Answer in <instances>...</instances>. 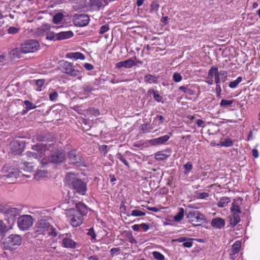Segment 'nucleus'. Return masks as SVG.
I'll return each instance as SVG.
<instances>
[{
  "instance_id": "nucleus-34",
  "label": "nucleus",
  "mask_w": 260,
  "mask_h": 260,
  "mask_svg": "<svg viewBox=\"0 0 260 260\" xmlns=\"http://www.w3.org/2000/svg\"><path fill=\"white\" fill-rule=\"evenodd\" d=\"M231 210L234 214H239L241 213L239 206L235 202L233 203Z\"/></svg>"
},
{
  "instance_id": "nucleus-13",
  "label": "nucleus",
  "mask_w": 260,
  "mask_h": 260,
  "mask_svg": "<svg viewBox=\"0 0 260 260\" xmlns=\"http://www.w3.org/2000/svg\"><path fill=\"white\" fill-rule=\"evenodd\" d=\"M74 23L76 26H86L90 20L88 15L84 14H76L73 16Z\"/></svg>"
},
{
  "instance_id": "nucleus-30",
  "label": "nucleus",
  "mask_w": 260,
  "mask_h": 260,
  "mask_svg": "<svg viewBox=\"0 0 260 260\" xmlns=\"http://www.w3.org/2000/svg\"><path fill=\"white\" fill-rule=\"evenodd\" d=\"M218 68L216 67H212L209 71L207 79H213L215 74L218 73Z\"/></svg>"
},
{
  "instance_id": "nucleus-1",
  "label": "nucleus",
  "mask_w": 260,
  "mask_h": 260,
  "mask_svg": "<svg viewBox=\"0 0 260 260\" xmlns=\"http://www.w3.org/2000/svg\"><path fill=\"white\" fill-rule=\"evenodd\" d=\"M76 208H72L68 211L67 215L70 218V223L74 227L80 225L83 222V217L88 213L87 206L81 202L76 204Z\"/></svg>"
},
{
  "instance_id": "nucleus-48",
  "label": "nucleus",
  "mask_w": 260,
  "mask_h": 260,
  "mask_svg": "<svg viewBox=\"0 0 260 260\" xmlns=\"http://www.w3.org/2000/svg\"><path fill=\"white\" fill-rule=\"evenodd\" d=\"M233 144L232 141L229 139H225L222 142V145L225 147L231 146Z\"/></svg>"
},
{
  "instance_id": "nucleus-8",
  "label": "nucleus",
  "mask_w": 260,
  "mask_h": 260,
  "mask_svg": "<svg viewBox=\"0 0 260 260\" xmlns=\"http://www.w3.org/2000/svg\"><path fill=\"white\" fill-rule=\"evenodd\" d=\"M3 175L2 178H6L9 179L10 183H14L15 180L19 174V171L16 168L10 166H5L3 168Z\"/></svg>"
},
{
  "instance_id": "nucleus-62",
  "label": "nucleus",
  "mask_w": 260,
  "mask_h": 260,
  "mask_svg": "<svg viewBox=\"0 0 260 260\" xmlns=\"http://www.w3.org/2000/svg\"><path fill=\"white\" fill-rule=\"evenodd\" d=\"M215 81L216 85H219L220 83V77L219 73H217L215 74Z\"/></svg>"
},
{
  "instance_id": "nucleus-12",
  "label": "nucleus",
  "mask_w": 260,
  "mask_h": 260,
  "mask_svg": "<svg viewBox=\"0 0 260 260\" xmlns=\"http://www.w3.org/2000/svg\"><path fill=\"white\" fill-rule=\"evenodd\" d=\"M59 238H62L61 246L67 248L74 249L76 247V242L72 239L71 234L67 233L59 235Z\"/></svg>"
},
{
  "instance_id": "nucleus-18",
  "label": "nucleus",
  "mask_w": 260,
  "mask_h": 260,
  "mask_svg": "<svg viewBox=\"0 0 260 260\" xmlns=\"http://www.w3.org/2000/svg\"><path fill=\"white\" fill-rule=\"evenodd\" d=\"M136 65V63L132 59H128L123 61H120L116 63V67L121 68L124 67L125 68H131L133 66Z\"/></svg>"
},
{
  "instance_id": "nucleus-43",
  "label": "nucleus",
  "mask_w": 260,
  "mask_h": 260,
  "mask_svg": "<svg viewBox=\"0 0 260 260\" xmlns=\"http://www.w3.org/2000/svg\"><path fill=\"white\" fill-rule=\"evenodd\" d=\"M153 257L157 260H164L165 256L158 251H154L152 253Z\"/></svg>"
},
{
  "instance_id": "nucleus-11",
  "label": "nucleus",
  "mask_w": 260,
  "mask_h": 260,
  "mask_svg": "<svg viewBox=\"0 0 260 260\" xmlns=\"http://www.w3.org/2000/svg\"><path fill=\"white\" fill-rule=\"evenodd\" d=\"M66 159V154L63 150H59L52 153L48 156V161L54 164H59Z\"/></svg>"
},
{
  "instance_id": "nucleus-49",
  "label": "nucleus",
  "mask_w": 260,
  "mask_h": 260,
  "mask_svg": "<svg viewBox=\"0 0 260 260\" xmlns=\"http://www.w3.org/2000/svg\"><path fill=\"white\" fill-rule=\"evenodd\" d=\"M45 83L44 79H38L36 81V84L39 88H41ZM39 91H41V89H38Z\"/></svg>"
},
{
  "instance_id": "nucleus-46",
  "label": "nucleus",
  "mask_w": 260,
  "mask_h": 260,
  "mask_svg": "<svg viewBox=\"0 0 260 260\" xmlns=\"http://www.w3.org/2000/svg\"><path fill=\"white\" fill-rule=\"evenodd\" d=\"M173 80L176 82H179L181 81L182 77L180 73L175 72L173 76Z\"/></svg>"
},
{
  "instance_id": "nucleus-31",
  "label": "nucleus",
  "mask_w": 260,
  "mask_h": 260,
  "mask_svg": "<svg viewBox=\"0 0 260 260\" xmlns=\"http://www.w3.org/2000/svg\"><path fill=\"white\" fill-rule=\"evenodd\" d=\"M230 199L228 197H223L220 199L217 205L219 207H225L230 202Z\"/></svg>"
},
{
  "instance_id": "nucleus-50",
  "label": "nucleus",
  "mask_w": 260,
  "mask_h": 260,
  "mask_svg": "<svg viewBox=\"0 0 260 260\" xmlns=\"http://www.w3.org/2000/svg\"><path fill=\"white\" fill-rule=\"evenodd\" d=\"M57 96L58 93L56 91H53L49 93V99L51 101L56 100Z\"/></svg>"
},
{
  "instance_id": "nucleus-37",
  "label": "nucleus",
  "mask_w": 260,
  "mask_h": 260,
  "mask_svg": "<svg viewBox=\"0 0 260 260\" xmlns=\"http://www.w3.org/2000/svg\"><path fill=\"white\" fill-rule=\"evenodd\" d=\"M63 19V15L61 13H57L55 14L53 19V22L55 24H58Z\"/></svg>"
},
{
  "instance_id": "nucleus-36",
  "label": "nucleus",
  "mask_w": 260,
  "mask_h": 260,
  "mask_svg": "<svg viewBox=\"0 0 260 260\" xmlns=\"http://www.w3.org/2000/svg\"><path fill=\"white\" fill-rule=\"evenodd\" d=\"M234 102V100H222L220 103V106L222 108H227L230 107Z\"/></svg>"
},
{
  "instance_id": "nucleus-23",
  "label": "nucleus",
  "mask_w": 260,
  "mask_h": 260,
  "mask_svg": "<svg viewBox=\"0 0 260 260\" xmlns=\"http://www.w3.org/2000/svg\"><path fill=\"white\" fill-rule=\"evenodd\" d=\"M66 57L69 58H74L75 59H80L83 60L85 59V56L80 52L68 53L66 55Z\"/></svg>"
},
{
  "instance_id": "nucleus-2",
  "label": "nucleus",
  "mask_w": 260,
  "mask_h": 260,
  "mask_svg": "<svg viewBox=\"0 0 260 260\" xmlns=\"http://www.w3.org/2000/svg\"><path fill=\"white\" fill-rule=\"evenodd\" d=\"M66 183L76 192L85 195L87 190V183L81 179L78 178L76 174L73 173H68L65 177Z\"/></svg>"
},
{
  "instance_id": "nucleus-24",
  "label": "nucleus",
  "mask_w": 260,
  "mask_h": 260,
  "mask_svg": "<svg viewBox=\"0 0 260 260\" xmlns=\"http://www.w3.org/2000/svg\"><path fill=\"white\" fill-rule=\"evenodd\" d=\"M230 225L232 228L235 227L240 221L239 214H233L229 216Z\"/></svg>"
},
{
  "instance_id": "nucleus-16",
  "label": "nucleus",
  "mask_w": 260,
  "mask_h": 260,
  "mask_svg": "<svg viewBox=\"0 0 260 260\" xmlns=\"http://www.w3.org/2000/svg\"><path fill=\"white\" fill-rule=\"evenodd\" d=\"M24 144L23 142L15 141L11 144V150L14 154H19L23 150Z\"/></svg>"
},
{
  "instance_id": "nucleus-58",
  "label": "nucleus",
  "mask_w": 260,
  "mask_h": 260,
  "mask_svg": "<svg viewBox=\"0 0 260 260\" xmlns=\"http://www.w3.org/2000/svg\"><path fill=\"white\" fill-rule=\"evenodd\" d=\"M84 67L88 71H90V70H92L94 68L92 64L88 63H85L84 64Z\"/></svg>"
},
{
  "instance_id": "nucleus-45",
  "label": "nucleus",
  "mask_w": 260,
  "mask_h": 260,
  "mask_svg": "<svg viewBox=\"0 0 260 260\" xmlns=\"http://www.w3.org/2000/svg\"><path fill=\"white\" fill-rule=\"evenodd\" d=\"M19 29H20L19 28H17L15 27H13V26H10L8 29V32L9 34H13V35L16 34L19 32Z\"/></svg>"
},
{
  "instance_id": "nucleus-59",
  "label": "nucleus",
  "mask_w": 260,
  "mask_h": 260,
  "mask_svg": "<svg viewBox=\"0 0 260 260\" xmlns=\"http://www.w3.org/2000/svg\"><path fill=\"white\" fill-rule=\"evenodd\" d=\"M140 227L144 230V231H147L149 229V226L148 224L143 223L140 224Z\"/></svg>"
},
{
  "instance_id": "nucleus-39",
  "label": "nucleus",
  "mask_w": 260,
  "mask_h": 260,
  "mask_svg": "<svg viewBox=\"0 0 260 260\" xmlns=\"http://www.w3.org/2000/svg\"><path fill=\"white\" fill-rule=\"evenodd\" d=\"M116 157L119 159L122 162H123L126 166L129 167V163L125 159V158L123 157L121 153H118L116 154Z\"/></svg>"
},
{
  "instance_id": "nucleus-47",
  "label": "nucleus",
  "mask_w": 260,
  "mask_h": 260,
  "mask_svg": "<svg viewBox=\"0 0 260 260\" xmlns=\"http://www.w3.org/2000/svg\"><path fill=\"white\" fill-rule=\"evenodd\" d=\"M109 29V26L108 24H105L102 25L100 27L99 33L100 34H104L106 32H107Z\"/></svg>"
},
{
  "instance_id": "nucleus-3",
  "label": "nucleus",
  "mask_w": 260,
  "mask_h": 260,
  "mask_svg": "<svg viewBox=\"0 0 260 260\" xmlns=\"http://www.w3.org/2000/svg\"><path fill=\"white\" fill-rule=\"evenodd\" d=\"M40 146L38 145H35L32 147V149L38 151V152H27L26 154V159L23 160V162L21 164L20 168L27 172H32L34 170L35 167L32 165L34 162H30L29 161L34 159L36 161H38L39 158L42 157L41 154L39 152Z\"/></svg>"
},
{
  "instance_id": "nucleus-55",
  "label": "nucleus",
  "mask_w": 260,
  "mask_h": 260,
  "mask_svg": "<svg viewBox=\"0 0 260 260\" xmlns=\"http://www.w3.org/2000/svg\"><path fill=\"white\" fill-rule=\"evenodd\" d=\"M82 88L85 92H90L93 90L92 87L89 85H85Z\"/></svg>"
},
{
  "instance_id": "nucleus-41",
  "label": "nucleus",
  "mask_w": 260,
  "mask_h": 260,
  "mask_svg": "<svg viewBox=\"0 0 260 260\" xmlns=\"http://www.w3.org/2000/svg\"><path fill=\"white\" fill-rule=\"evenodd\" d=\"M20 210L15 208H12L8 210V213L11 216H15L19 214Z\"/></svg>"
},
{
  "instance_id": "nucleus-19",
  "label": "nucleus",
  "mask_w": 260,
  "mask_h": 260,
  "mask_svg": "<svg viewBox=\"0 0 260 260\" xmlns=\"http://www.w3.org/2000/svg\"><path fill=\"white\" fill-rule=\"evenodd\" d=\"M241 246V243L239 241H236L232 246L230 254L232 258H235L239 252Z\"/></svg>"
},
{
  "instance_id": "nucleus-64",
  "label": "nucleus",
  "mask_w": 260,
  "mask_h": 260,
  "mask_svg": "<svg viewBox=\"0 0 260 260\" xmlns=\"http://www.w3.org/2000/svg\"><path fill=\"white\" fill-rule=\"evenodd\" d=\"M252 155L254 158H257L258 156V150L256 149H253L252 151Z\"/></svg>"
},
{
  "instance_id": "nucleus-4",
  "label": "nucleus",
  "mask_w": 260,
  "mask_h": 260,
  "mask_svg": "<svg viewBox=\"0 0 260 260\" xmlns=\"http://www.w3.org/2000/svg\"><path fill=\"white\" fill-rule=\"evenodd\" d=\"M36 232L39 234L48 235L53 237L57 236L58 231L53 228L46 219H41L37 222L35 225Z\"/></svg>"
},
{
  "instance_id": "nucleus-56",
  "label": "nucleus",
  "mask_w": 260,
  "mask_h": 260,
  "mask_svg": "<svg viewBox=\"0 0 260 260\" xmlns=\"http://www.w3.org/2000/svg\"><path fill=\"white\" fill-rule=\"evenodd\" d=\"M148 126H149L148 124H142L140 126L141 130H142L144 132H149V128H148Z\"/></svg>"
},
{
  "instance_id": "nucleus-9",
  "label": "nucleus",
  "mask_w": 260,
  "mask_h": 260,
  "mask_svg": "<svg viewBox=\"0 0 260 260\" xmlns=\"http://www.w3.org/2000/svg\"><path fill=\"white\" fill-rule=\"evenodd\" d=\"M186 218L193 225L198 226L201 224L206 218L205 216L198 211H189L186 213Z\"/></svg>"
},
{
  "instance_id": "nucleus-40",
  "label": "nucleus",
  "mask_w": 260,
  "mask_h": 260,
  "mask_svg": "<svg viewBox=\"0 0 260 260\" xmlns=\"http://www.w3.org/2000/svg\"><path fill=\"white\" fill-rule=\"evenodd\" d=\"M145 215V213L139 210L135 209L132 211L131 215L133 216H142Z\"/></svg>"
},
{
  "instance_id": "nucleus-7",
  "label": "nucleus",
  "mask_w": 260,
  "mask_h": 260,
  "mask_svg": "<svg viewBox=\"0 0 260 260\" xmlns=\"http://www.w3.org/2000/svg\"><path fill=\"white\" fill-rule=\"evenodd\" d=\"M39 42L33 39L26 40L21 45V51L23 54L34 52L39 49Z\"/></svg>"
},
{
  "instance_id": "nucleus-14",
  "label": "nucleus",
  "mask_w": 260,
  "mask_h": 260,
  "mask_svg": "<svg viewBox=\"0 0 260 260\" xmlns=\"http://www.w3.org/2000/svg\"><path fill=\"white\" fill-rule=\"evenodd\" d=\"M108 4L106 0H89L88 6L90 10L97 12L104 9Z\"/></svg>"
},
{
  "instance_id": "nucleus-5",
  "label": "nucleus",
  "mask_w": 260,
  "mask_h": 260,
  "mask_svg": "<svg viewBox=\"0 0 260 260\" xmlns=\"http://www.w3.org/2000/svg\"><path fill=\"white\" fill-rule=\"evenodd\" d=\"M21 241L22 239L20 235L11 234L5 239L3 244L5 249L13 250L21 244Z\"/></svg>"
},
{
  "instance_id": "nucleus-22",
  "label": "nucleus",
  "mask_w": 260,
  "mask_h": 260,
  "mask_svg": "<svg viewBox=\"0 0 260 260\" xmlns=\"http://www.w3.org/2000/svg\"><path fill=\"white\" fill-rule=\"evenodd\" d=\"M50 26L48 24H43L38 27L35 31V35L37 36H43L46 32L50 30Z\"/></svg>"
},
{
  "instance_id": "nucleus-6",
  "label": "nucleus",
  "mask_w": 260,
  "mask_h": 260,
  "mask_svg": "<svg viewBox=\"0 0 260 260\" xmlns=\"http://www.w3.org/2000/svg\"><path fill=\"white\" fill-rule=\"evenodd\" d=\"M62 72L72 77H78L79 80L82 79L80 72L76 69V67L73 63L67 61H64L61 64Z\"/></svg>"
},
{
  "instance_id": "nucleus-32",
  "label": "nucleus",
  "mask_w": 260,
  "mask_h": 260,
  "mask_svg": "<svg viewBox=\"0 0 260 260\" xmlns=\"http://www.w3.org/2000/svg\"><path fill=\"white\" fill-rule=\"evenodd\" d=\"M144 80L145 82L148 83H156L157 82V78L152 75H147L145 76Z\"/></svg>"
},
{
  "instance_id": "nucleus-63",
  "label": "nucleus",
  "mask_w": 260,
  "mask_h": 260,
  "mask_svg": "<svg viewBox=\"0 0 260 260\" xmlns=\"http://www.w3.org/2000/svg\"><path fill=\"white\" fill-rule=\"evenodd\" d=\"M107 146L106 145H102L100 147V150L104 153H107Z\"/></svg>"
},
{
  "instance_id": "nucleus-35",
  "label": "nucleus",
  "mask_w": 260,
  "mask_h": 260,
  "mask_svg": "<svg viewBox=\"0 0 260 260\" xmlns=\"http://www.w3.org/2000/svg\"><path fill=\"white\" fill-rule=\"evenodd\" d=\"M242 77H238L236 80L230 82L229 87L231 88H235L237 87L238 84L242 81Z\"/></svg>"
},
{
  "instance_id": "nucleus-54",
  "label": "nucleus",
  "mask_w": 260,
  "mask_h": 260,
  "mask_svg": "<svg viewBox=\"0 0 260 260\" xmlns=\"http://www.w3.org/2000/svg\"><path fill=\"white\" fill-rule=\"evenodd\" d=\"M7 226L6 224L3 222V221L0 220V234L5 232L6 231Z\"/></svg>"
},
{
  "instance_id": "nucleus-26",
  "label": "nucleus",
  "mask_w": 260,
  "mask_h": 260,
  "mask_svg": "<svg viewBox=\"0 0 260 260\" xmlns=\"http://www.w3.org/2000/svg\"><path fill=\"white\" fill-rule=\"evenodd\" d=\"M169 155L166 154L163 151L157 152L155 154V158L157 160H162L168 157Z\"/></svg>"
},
{
  "instance_id": "nucleus-29",
  "label": "nucleus",
  "mask_w": 260,
  "mask_h": 260,
  "mask_svg": "<svg viewBox=\"0 0 260 260\" xmlns=\"http://www.w3.org/2000/svg\"><path fill=\"white\" fill-rule=\"evenodd\" d=\"M24 104L26 106V110L23 111V113H25L28 111L35 109L37 107V106H35L32 103L28 100L24 101Z\"/></svg>"
},
{
  "instance_id": "nucleus-38",
  "label": "nucleus",
  "mask_w": 260,
  "mask_h": 260,
  "mask_svg": "<svg viewBox=\"0 0 260 260\" xmlns=\"http://www.w3.org/2000/svg\"><path fill=\"white\" fill-rule=\"evenodd\" d=\"M183 167L185 169V174L189 173L193 168V166L191 162H187L183 165Z\"/></svg>"
},
{
  "instance_id": "nucleus-57",
  "label": "nucleus",
  "mask_w": 260,
  "mask_h": 260,
  "mask_svg": "<svg viewBox=\"0 0 260 260\" xmlns=\"http://www.w3.org/2000/svg\"><path fill=\"white\" fill-rule=\"evenodd\" d=\"M215 91L217 97H219L221 94V88L220 85H216Z\"/></svg>"
},
{
  "instance_id": "nucleus-60",
  "label": "nucleus",
  "mask_w": 260,
  "mask_h": 260,
  "mask_svg": "<svg viewBox=\"0 0 260 260\" xmlns=\"http://www.w3.org/2000/svg\"><path fill=\"white\" fill-rule=\"evenodd\" d=\"M120 250V249L119 247H118V248H113L110 250L111 254L112 255H113L116 253H117L118 252H119Z\"/></svg>"
},
{
  "instance_id": "nucleus-44",
  "label": "nucleus",
  "mask_w": 260,
  "mask_h": 260,
  "mask_svg": "<svg viewBox=\"0 0 260 260\" xmlns=\"http://www.w3.org/2000/svg\"><path fill=\"white\" fill-rule=\"evenodd\" d=\"M159 4L155 2H153L150 5V12H153L154 11H156L159 8Z\"/></svg>"
},
{
  "instance_id": "nucleus-51",
  "label": "nucleus",
  "mask_w": 260,
  "mask_h": 260,
  "mask_svg": "<svg viewBox=\"0 0 260 260\" xmlns=\"http://www.w3.org/2000/svg\"><path fill=\"white\" fill-rule=\"evenodd\" d=\"M209 197V193L207 192H201L197 194V198L198 199H203Z\"/></svg>"
},
{
  "instance_id": "nucleus-33",
  "label": "nucleus",
  "mask_w": 260,
  "mask_h": 260,
  "mask_svg": "<svg viewBox=\"0 0 260 260\" xmlns=\"http://www.w3.org/2000/svg\"><path fill=\"white\" fill-rule=\"evenodd\" d=\"M184 215V211L182 208H179V211L176 215L174 216V220L176 221H179L181 220Z\"/></svg>"
},
{
  "instance_id": "nucleus-10",
  "label": "nucleus",
  "mask_w": 260,
  "mask_h": 260,
  "mask_svg": "<svg viewBox=\"0 0 260 260\" xmlns=\"http://www.w3.org/2000/svg\"><path fill=\"white\" fill-rule=\"evenodd\" d=\"M33 224V219L31 216L23 215L19 217L17 225L19 229L22 231L28 229Z\"/></svg>"
},
{
  "instance_id": "nucleus-53",
  "label": "nucleus",
  "mask_w": 260,
  "mask_h": 260,
  "mask_svg": "<svg viewBox=\"0 0 260 260\" xmlns=\"http://www.w3.org/2000/svg\"><path fill=\"white\" fill-rule=\"evenodd\" d=\"M54 34L53 32L52 31H47V37L46 39L49 40H53L54 39L55 37Z\"/></svg>"
},
{
  "instance_id": "nucleus-27",
  "label": "nucleus",
  "mask_w": 260,
  "mask_h": 260,
  "mask_svg": "<svg viewBox=\"0 0 260 260\" xmlns=\"http://www.w3.org/2000/svg\"><path fill=\"white\" fill-rule=\"evenodd\" d=\"M148 93L149 94H152L154 100L157 102H160L161 101L162 98L161 96L158 94V91L157 90H154V89H149L148 91Z\"/></svg>"
},
{
  "instance_id": "nucleus-20",
  "label": "nucleus",
  "mask_w": 260,
  "mask_h": 260,
  "mask_svg": "<svg viewBox=\"0 0 260 260\" xmlns=\"http://www.w3.org/2000/svg\"><path fill=\"white\" fill-rule=\"evenodd\" d=\"M211 224L213 227L220 229L225 225V221L221 218H214L212 220Z\"/></svg>"
},
{
  "instance_id": "nucleus-17",
  "label": "nucleus",
  "mask_w": 260,
  "mask_h": 260,
  "mask_svg": "<svg viewBox=\"0 0 260 260\" xmlns=\"http://www.w3.org/2000/svg\"><path fill=\"white\" fill-rule=\"evenodd\" d=\"M22 53L21 48H16L10 51L8 53V57L10 61H13L16 58H19L21 57Z\"/></svg>"
},
{
  "instance_id": "nucleus-15",
  "label": "nucleus",
  "mask_w": 260,
  "mask_h": 260,
  "mask_svg": "<svg viewBox=\"0 0 260 260\" xmlns=\"http://www.w3.org/2000/svg\"><path fill=\"white\" fill-rule=\"evenodd\" d=\"M68 156L70 160L77 166L81 165L83 162L81 156L79 154H77L75 150L69 151Z\"/></svg>"
},
{
  "instance_id": "nucleus-61",
  "label": "nucleus",
  "mask_w": 260,
  "mask_h": 260,
  "mask_svg": "<svg viewBox=\"0 0 260 260\" xmlns=\"http://www.w3.org/2000/svg\"><path fill=\"white\" fill-rule=\"evenodd\" d=\"M88 234L89 235H90L93 239H95L96 237V235L94 233V231L92 228L90 229L89 230V232H88Z\"/></svg>"
},
{
  "instance_id": "nucleus-42",
  "label": "nucleus",
  "mask_w": 260,
  "mask_h": 260,
  "mask_svg": "<svg viewBox=\"0 0 260 260\" xmlns=\"http://www.w3.org/2000/svg\"><path fill=\"white\" fill-rule=\"evenodd\" d=\"M169 138L170 137L168 135H165L164 136L160 137L156 139L158 144H161L167 142L169 139Z\"/></svg>"
},
{
  "instance_id": "nucleus-28",
  "label": "nucleus",
  "mask_w": 260,
  "mask_h": 260,
  "mask_svg": "<svg viewBox=\"0 0 260 260\" xmlns=\"http://www.w3.org/2000/svg\"><path fill=\"white\" fill-rule=\"evenodd\" d=\"M87 0H77V2L79 1V3H76L74 6L73 8L75 10H78L82 9L86 6Z\"/></svg>"
},
{
  "instance_id": "nucleus-21",
  "label": "nucleus",
  "mask_w": 260,
  "mask_h": 260,
  "mask_svg": "<svg viewBox=\"0 0 260 260\" xmlns=\"http://www.w3.org/2000/svg\"><path fill=\"white\" fill-rule=\"evenodd\" d=\"M73 36V32L72 31H62L56 34V39L60 40L69 39Z\"/></svg>"
},
{
  "instance_id": "nucleus-25",
  "label": "nucleus",
  "mask_w": 260,
  "mask_h": 260,
  "mask_svg": "<svg viewBox=\"0 0 260 260\" xmlns=\"http://www.w3.org/2000/svg\"><path fill=\"white\" fill-rule=\"evenodd\" d=\"M86 114L87 115H93L94 116H96L100 115V112L98 109L91 107V108H89L86 111Z\"/></svg>"
},
{
  "instance_id": "nucleus-52",
  "label": "nucleus",
  "mask_w": 260,
  "mask_h": 260,
  "mask_svg": "<svg viewBox=\"0 0 260 260\" xmlns=\"http://www.w3.org/2000/svg\"><path fill=\"white\" fill-rule=\"evenodd\" d=\"M193 245V242L190 239H188L187 241H185L183 243V245L185 247L190 248Z\"/></svg>"
}]
</instances>
